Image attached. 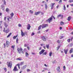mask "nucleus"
<instances>
[{
  "mask_svg": "<svg viewBox=\"0 0 73 73\" xmlns=\"http://www.w3.org/2000/svg\"><path fill=\"white\" fill-rule=\"evenodd\" d=\"M7 65L8 67H9L10 68H12V62L10 61V62H7Z\"/></svg>",
  "mask_w": 73,
  "mask_h": 73,
  "instance_id": "nucleus-1",
  "label": "nucleus"
},
{
  "mask_svg": "<svg viewBox=\"0 0 73 73\" xmlns=\"http://www.w3.org/2000/svg\"><path fill=\"white\" fill-rule=\"evenodd\" d=\"M41 26L42 29L45 28H46V27H48V24H43L42 25H41Z\"/></svg>",
  "mask_w": 73,
  "mask_h": 73,
  "instance_id": "nucleus-2",
  "label": "nucleus"
},
{
  "mask_svg": "<svg viewBox=\"0 0 73 73\" xmlns=\"http://www.w3.org/2000/svg\"><path fill=\"white\" fill-rule=\"evenodd\" d=\"M21 35H22V37H23V36H25V34L27 33V32L25 33H23L22 30H21Z\"/></svg>",
  "mask_w": 73,
  "mask_h": 73,
  "instance_id": "nucleus-3",
  "label": "nucleus"
},
{
  "mask_svg": "<svg viewBox=\"0 0 73 73\" xmlns=\"http://www.w3.org/2000/svg\"><path fill=\"white\" fill-rule=\"evenodd\" d=\"M52 19H53V18L51 17L49 19H48L47 21H48L49 23H50L52 21Z\"/></svg>",
  "mask_w": 73,
  "mask_h": 73,
  "instance_id": "nucleus-4",
  "label": "nucleus"
},
{
  "mask_svg": "<svg viewBox=\"0 0 73 73\" xmlns=\"http://www.w3.org/2000/svg\"><path fill=\"white\" fill-rule=\"evenodd\" d=\"M4 29L3 30V32H5V33H8L9 32V30H5V28L4 27Z\"/></svg>",
  "mask_w": 73,
  "mask_h": 73,
  "instance_id": "nucleus-5",
  "label": "nucleus"
},
{
  "mask_svg": "<svg viewBox=\"0 0 73 73\" xmlns=\"http://www.w3.org/2000/svg\"><path fill=\"white\" fill-rule=\"evenodd\" d=\"M55 4V3H51V5H50V7H51V9H53L54 8V5Z\"/></svg>",
  "mask_w": 73,
  "mask_h": 73,
  "instance_id": "nucleus-6",
  "label": "nucleus"
},
{
  "mask_svg": "<svg viewBox=\"0 0 73 73\" xmlns=\"http://www.w3.org/2000/svg\"><path fill=\"white\" fill-rule=\"evenodd\" d=\"M45 52V50L43 49L40 52H39V54L40 55L43 53Z\"/></svg>",
  "mask_w": 73,
  "mask_h": 73,
  "instance_id": "nucleus-7",
  "label": "nucleus"
},
{
  "mask_svg": "<svg viewBox=\"0 0 73 73\" xmlns=\"http://www.w3.org/2000/svg\"><path fill=\"white\" fill-rule=\"evenodd\" d=\"M6 43L7 47H8V46H9V44H10V43L9 41H8L6 40Z\"/></svg>",
  "mask_w": 73,
  "mask_h": 73,
  "instance_id": "nucleus-8",
  "label": "nucleus"
},
{
  "mask_svg": "<svg viewBox=\"0 0 73 73\" xmlns=\"http://www.w3.org/2000/svg\"><path fill=\"white\" fill-rule=\"evenodd\" d=\"M18 69H17V67L16 66H15L14 67V68L13 69V71L15 72H16V71H18Z\"/></svg>",
  "mask_w": 73,
  "mask_h": 73,
  "instance_id": "nucleus-9",
  "label": "nucleus"
},
{
  "mask_svg": "<svg viewBox=\"0 0 73 73\" xmlns=\"http://www.w3.org/2000/svg\"><path fill=\"white\" fill-rule=\"evenodd\" d=\"M42 38L43 41H46V37L44 36L42 37Z\"/></svg>",
  "mask_w": 73,
  "mask_h": 73,
  "instance_id": "nucleus-10",
  "label": "nucleus"
},
{
  "mask_svg": "<svg viewBox=\"0 0 73 73\" xmlns=\"http://www.w3.org/2000/svg\"><path fill=\"white\" fill-rule=\"evenodd\" d=\"M41 13V11H38V12H36L35 13V15H38V14H40V13Z\"/></svg>",
  "mask_w": 73,
  "mask_h": 73,
  "instance_id": "nucleus-11",
  "label": "nucleus"
},
{
  "mask_svg": "<svg viewBox=\"0 0 73 73\" xmlns=\"http://www.w3.org/2000/svg\"><path fill=\"white\" fill-rule=\"evenodd\" d=\"M57 70L59 72H61V71H60V66H58L57 68Z\"/></svg>",
  "mask_w": 73,
  "mask_h": 73,
  "instance_id": "nucleus-12",
  "label": "nucleus"
},
{
  "mask_svg": "<svg viewBox=\"0 0 73 73\" xmlns=\"http://www.w3.org/2000/svg\"><path fill=\"white\" fill-rule=\"evenodd\" d=\"M73 48H72L70 50V51H69L70 53H72L73 52Z\"/></svg>",
  "mask_w": 73,
  "mask_h": 73,
  "instance_id": "nucleus-13",
  "label": "nucleus"
},
{
  "mask_svg": "<svg viewBox=\"0 0 73 73\" xmlns=\"http://www.w3.org/2000/svg\"><path fill=\"white\" fill-rule=\"evenodd\" d=\"M24 62H21L20 63H19V64L20 66L21 65V66L23 65V64H24Z\"/></svg>",
  "mask_w": 73,
  "mask_h": 73,
  "instance_id": "nucleus-14",
  "label": "nucleus"
},
{
  "mask_svg": "<svg viewBox=\"0 0 73 73\" xmlns=\"http://www.w3.org/2000/svg\"><path fill=\"white\" fill-rule=\"evenodd\" d=\"M28 26L27 27V29L28 30H29L30 29V28H31V26L30 24H29L28 25Z\"/></svg>",
  "mask_w": 73,
  "mask_h": 73,
  "instance_id": "nucleus-15",
  "label": "nucleus"
},
{
  "mask_svg": "<svg viewBox=\"0 0 73 73\" xmlns=\"http://www.w3.org/2000/svg\"><path fill=\"white\" fill-rule=\"evenodd\" d=\"M63 15H61V14H59L58 16H57V18H58L59 17H63Z\"/></svg>",
  "mask_w": 73,
  "mask_h": 73,
  "instance_id": "nucleus-16",
  "label": "nucleus"
},
{
  "mask_svg": "<svg viewBox=\"0 0 73 73\" xmlns=\"http://www.w3.org/2000/svg\"><path fill=\"white\" fill-rule=\"evenodd\" d=\"M64 52L66 54H67V53H68V49H66V50L64 49Z\"/></svg>",
  "mask_w": 73,
  "mask_h": 73,
  "instance_id": "nucleus-17",
  "label": "nucleus"
},
{
  "mask_svg": "<svg viewBox=\"0 0 73 73\" xmlns=\"http://www.w3.org/2000/svg\"><path fill=\"white\" fill-rule=\"evenodd\" d=\"M10 15L11 17V18H12V17H13V16L14 15V14H13V13H12L10 14Z\"/></svg>",
  "mask_w": 73,
  "mask_h": 73,
  "instance_id": "nucleus-18",
  "label": "nucleus"
},
{
  "mask_svg": "<svg viewBox=\"0 0 73 73\" xmlns=\"http://www.w3.org/2000/svg\"><path fill=\"white\" fill-rule=\"evenodd\" d=\"M4 26L5 28H7V27H8V25H7V23H5Z\"/></svg>",
  "mask_w": 73,
  "mask_h": 73,
  "instance_id": "nucleus-19",
  "label": "nucleus"
},
{
  "mask_svg": "<svg viewBox=\"0 0 73 73\" xmlns=\"http://www.w3.org/2000/svg\"><path fill=\"white\" fill-rule=\"evenodd\" d=\"M52 51H51L50 52L49 54V56L50 57H51L52 56Z\"/></svg>",
  "mask_w": 73,
  "mask_h": 73,
  "instance_id": "nucleus-20",
  "label": "nucleus"
},
{
  "mask_svg": "<svg viewBox=\"0 0 73 73\" xmlns=\"http://www.w3.org/2000/svg\"><path fill=\"white\" fill-rule=\"evenodd\" d=\"M71 19V17H68L67 20L68 21H70V19Z\"/></svg>",
  "mask_w": 73,
  "mask_h": 73,
  "instance_id": "nucleus-21",
  "label": "nucleus"
},
{
  "mask_svg": "<svg viewBox=\"0 0 73 73\" xmlns=\"http://www.w3.org/2000/svg\"><path fill=\"white\" fill-rule=\"evenodd\" d=\"M12 34V33H10L7 36V38H8L9 37H10L11 35Z\"/></svg>",
  "mask_w": 73,
  "mask_h": 73,
  "instance_id": "nucleus-22",
  "label": "nucleus"
},
{
  "mask_svg": "<svg viewBox=\"0 0 73 73\" xmlns=\"http://www.w3.org/2000/svg\"><path fill=\"white\" fill-rule=\"evenodd\" d=\"M17 60H19L20 61H21V60H22V59L21 58H18L17 59Z\"/></svg>",
  "mask_w": 73,
  "mask_h": 73,
  "instance_id": "nucleus-23",
  "label": "nucleus"
},
{
  "mask_svg": "<svg viewBox=\"0 0 73 73\" xmlns=\"http://www.w3.org/2000/svg\"><path fill=\"white\" fill-rule=\"evenodd\" d=\"M25 55H26V57H27V56H29V54H28V52H26L25 53Z\"/></svg>",
  "mask_w": 73,
  "mask_h": 73,
  "instance_id": "nucleus-24",
  "label": "nucleus"
},
{
  "mask_svg": "<svg viewBox=\"0 0 73 73\" xmlns=\"http://www.w3.org/2000/svg\"><path fill=\"white\" fill-rule=\"evenodd\" d=\"M46 47L47 49H49V44L46 45Z\"/></svg>",
  "mask_w": 73,
  "mask_h": 73,
  "instance_id": "nucleus-25",
  "label": "nucleus"
},
{
  "mask_svg": "<svg viewBox=\"0 0 73 73\" xmlns=\"http://www.w3.org/2000/svg\"><path fill=\"white\" fill-rule=\"evenodd\" d=\"M17 50L19 52V53L20 54V53H21V52L20 51V49L19 48H17Z\"/></svg>",
  "mask_w": 73,
  "mask_h": 73,
  "instance_id": "nucleus-26",
  "label": "nucleus"
},
{
  "mask_svg": "<svg viewBox=\"0 0 73 73\" xmlns=\"http://www.w3.org/2000/svg\"><path fill=\"white\" fill-rule=\"evenodd\" d=\"M17 35H16V36H14L13 37V38L15 39H16V37H17Z\"/></svg>",
  "mask_w": 73,
  "mask_h": 73,
  "instance_id": "nucleus-27",
  "label": "nucleus"
},
{
  "mask_svg": "<svg viewBox=\"0 0 73 73\" xmlns=\"http://www.w3.org/2000/svg\"><path fill=\"white\" fill-rule=\"evenodd\" d=\"M45 8L46 9H47V8H48V6H47V5L46 4H45Z\"/></svg>",
  "mask_w": 73,
  "mask_h": 73,
  "instance_id": "nucleus-28",
  "label": "nucleus"
},
{
  "mask_svg": "<svg viewBox=\"0 0 73 73\" xmlns=\"http://www.w3.org/2000/svg\"><path fill=\"white\" fill-rule=\"evenodd\" d=\"M1 8L2 9H3V11H4V7L3 5H2L1 6Z\"/></svg>",
  "mask_w": 73,
  "mask_h": 73,
  "instance_id": "nucleus-29",
  "label": "nucleus"
},
{
  "mask_svg": "<svg viewBox=\"0 0 73 73\" xmlns=\"http://www.w3.org/2000/svg\"><path fill=\"white\" fill-rule=\"evenodd\" d=\"M41 25H40L39 27H38V30H40V29H41Z\"/></svg>",
  "mask_w": 73,
  "mask_h": 73,
  "instance_id": "nucleus-30",
  "label": "nucleus"
},
{
  "mask_svg": "<svg viewBox=\"0 0 73 73\" xmlns=\"http://www.w3.org/2000/svg\"><path fill=\"white\" fill-rule=\"evenodd\" d=\"M65 6V5H64V11H65V10H66V7Z\"/></svg>",
  "mask_w": 73,
  "mask_h": 73,
  "instance_id": "nucleus-31",
  "label": "nucleus"
},
{
  "mask_svg": "<svg viewBox=\"0 0 73 73\" xmlns=\"http://www.w3.org/2000/svg\"><path fill=\"white\" fill-rule=\"evenodd\" d=\"M18 41H19V38H17L16 39V42H17V44Z\"/></svg>",
  "mask_w": 73,
  "mask_h": 73,
  "instance_id": "nucleus-32",
  "label": "nucleus"
},
{
  "mask_svg": "<svg viewBox=\"0 0 73 73\" xmlns=\"http://www.w3.org/2000/svg\"><path fill=\"white\" fill-rule=\"evenodd\" d=\"M46 54H47V52H45L43 53V54H44V55H46Z\"/></svg>",
  "mask_w": 73,
  "mask_h": 73,
  "instance_id": "nucleus-33",
  "label": "nucleus"
},
{
  "mask_svg": "<svg viewBox=\"0 0 73 73\" xmlns=\"http://www.w3.org/2000/svg\"><path fill=\"white\" fill-rule=\"evenodd\" d=\"M69 3H72V2H73V0H70L68 1Z\"/></svg>",
  "mask_w": 73,
  "mask_h": 73,
  "instance_id": "nucleus-34",
  "label": "nucleus"
},
{
  "mask_svg": "<svg viewBox=\"0 0 73 73\" xmlns=\"http://www.w3.org/2000/svg\"><path fill=\"white\" fill-rule=\"evenodd\" d=\"M27 67V65H25L23 67V69H24L25 68H26Z\"/></svg>",
  "mask_w": 73,
  "mask_h": 73,
  "instance_id": "nucleus-35",
  "label": "nucleus"
},
{
  "mask_svg": "<svg viewBox=\"0 0 73 73\" xmlns=\"http://www.w3.org/2000/svg\"><path fill=\"white\" fill-rule=\"evenodd\" d=\"M3 4H5V5H6V2H5V0H4L3 1Z\"/></svg>",
  "mask_w": 73,
  "mask_h": 73,
  "instance_id": "nucleus-36",
  "label": "nucleus"
},
{
  "mask_svg": "<svg viewBox=\"0 0 73 73\" xmlns=\"http://www.w3.org/2000/svg\"><path fill=\"white\" fill-rule=\"evenodd\" d=\"M4 70H5V72H7V68H4Z\"/></svg>",
  "mask_w": 73,
  "mask_h": 73,
  "instance_id": "nucleus-37",
  "label": "nucleus"
},
{
  "mask_svg": "<svg viewBox=\"0 0 73 73\" xmlns=\"http://www.w3.org/2000/svg\"><path fill=\"white\" fill-rule=\"evenodd\" d=\"M63 38H64L63 36H61L60 37V39Z\"/></svg>",
  "mask_w": 73,
  "mask_h": 73,
  "instance_id": "nucleus-38",
  "label": "nucleus"
},
{
  "mask_svg": "<svg viewBox=\"0 0 73 73\" xmlns=\"http://www.w3.org/2000/svg\"><path fill=\"white\" fill-rule=\"evenodd\" d=\"M60 47V46H59L57 48V50H58L59 49V48Z\"/></svg>",
  "mask_w": 73,
  "mask_h": 73,
  "instance_id": "nucleus-39",
  "label": "nucleus"
},
{
  "mask_svg": "<svg viewBox=\"0 0 73 73\" xmlns=\"http://www.w3.org/2000/svg\"><path fill=\"white\" fill-rule=\"evenodd\" d=\"M51 18H53L54 19H55V17H54V16L53 15H52L51 16Z\"/></svg>",
  "mask_w": 73,
  "mask_h": 73,
  "instance_id": "nucleus-40",
  "label": "nucleus"
},
{
  "mask_svg": "<svg viewBox=\"0 0 73 73\" xmlns=\"http://www.w3.org/2000/svg\"><path fill=\"white\" fill-rule=\"evenodd\" d=\"M66 69V68H65V66H63V70H65Z\"/></svg>",
  "mask_w": 73,
  "mask_h": 73,
  "instance_id": "nucleus-41",
  "label": "nucleus"
},
{
  "mask_svg": "<svg viewBox=\"0 0 73 73\" xmlns=\"http://www.w3.org/2000/svg\"><path fill=\"white\" fill-rule=\"evenodd\" d=\"M30 12L32 14L33 13V11H32V10H30Z\"/></svg>",
  "mask_w": 73,
  "mask_h": 73,
  "instance_id": "nucleus-42",
  "label": "nucleus"
},
{
  "mask_svg": "<svg viewBox=\"0 0 73 73\" xmlns=\"http://www.w3.org/2000/svg\"><path fill=\"white\" fill-rule=\"evenodd\" d=\"M61 25H63L64 24V22H60Z\"/></svg>",
  "mask_w": 73,
  "mask_h": 73,
  "instance_id": "nucleus-43",
  "label": "nucleus"
},
{
  "mask_svg": "<svg viewBox=\"0 0 73 73\" xmlns=\"http://www.w3.org/2000/svg\"><path fill=\"white\" fill-rule=\"evenodd\" d=\"M6 12H8V11H9V9L8 8H6Z\"/></svg>",
  "mask_w": 73,
  "mask_h": 73,
  "instance_id": "nucleus-44",
  "label": "nucleus"
},
{
  "mask_svg": "<svg viewBox=\"0 0 73 73\" xmlns=\"http://www.w3.org/2000/svg\"><path fill=\"white\" fill-rule=\"evenodd\" d=\"M70 39H69L67 40V41L68 42H70Z\"/></svg>",
  "mask_w": 73,
  "mask_h": 73,
  "instance_id": "nucleus-45",
  "label": "nucleus"
},
{
  "mask_svg": "<svg viewBox=\"0 0 73 73\" xmlns=\"http://www.w3.org/2000/svg\"><path fill=\"white\" fill-rule=\"evenodd\" d=\"M60 41H61L60 40H58L57 42L58 43V44H60Z\"/></svg>",
  "mask_w": 73,
  "mask_h": 73,
  "instance_id": "nucleus-46",
  "label": "nucleus"
},
{
  "mask_svg": "<svg viewBox=\"0 0 73 73\" xmlns=\"http://www.w3.org/2000/svg\"><path fill=\"white\" fill-rule=\"evenodd\" d=\"M43 69L47 70H48V68H44Z\"/></svg>",
  "mask_w": 73,
  "mask_h": 73,
  "instance_id": "nucleus-47",
  "label": "nucleus"
},
{
  "mask_svg": "<svg viewBox=\"0 0 73 73\" xmlns=\"http://www.w3.org/2000/svg\"><path fill=\"white\" fill-rule=\"evenodd\" d=\"M8 17L9 19H12V18L11 17H9V16H8Z\"/></svg>",
  "mask_w": 73,
  "mask_h": 73,
  "instance_id": "nucleus-48",
  "label": "nucleus"
},
{
  "mask_svg": "<svg viewBox=\"0 0 73 73\" xmlns=\"http://www.w3.org/2000/svg\"><path fill=\"white\" fill-rule=\"evenodd\" d=\"M30 71H31V70H29V69H27V72H30Z\"/></svg>",
  "mask_w": 73,
  "mask_h": 73,
  "instance_id": "nucleus-49",
  "label": "nucleus"
},
{
  "mask_svg": "<svg viewBox=\"0 0 73 73\" xmlns=\"http://www.w3.org/2000/svg\"><path fill=\"white\" fill-rule=\"evenodd\" d=\"M3 45L4 46V48H5V45H6L5 43L3 44Z\"/></svg>",
  "mask_w": 73,
  "mask_h": 73,
  "instance_id": "nucleus-50",
  "label": "nucleus"
},
{
  "mask_svg": "<svg viewBox=\"0 0 73 73\" xmlns=\"http://www.w3.org/2000/svg\"><path fill=\"white\" fill-rule=\"evenodd\" d=\"M33 35H35V33H33L31 34V36H33Z\"/></svg>",
  "mask_w": 73,
  "mask_h": 73,
  "instance_id": "nucleus-51",
  "label": "nucleus"
},
{
  "mask_svg": "<svg viewBox=\"0 0 73 73\" xmlns=\"http://www.w3.org/2000/svg\"><path fill=\"white\" fill-rule=\"evenodd\" d=\"M18 26L19 27H21V24H19L18 25Z\"/></svg>",
  "mask_w": 73,
  "mask_h": 73,
  "instance_id": "nucleus-52",
  "label": "nucleus"
},
{
  "mask_svg": "<svg viewBox=\"0 0 73 73\" xmlns=\"http://www.w3.org/2000/svg\"><path fill=\"white\" fill-rule=\"evenodd\" d=\"M18 68H19V69H20V65H19L18 64Z\"/></svg>",
  "mask_w": 73,
  "mask_h": 73,
  "instance_id": "nucleus-53",
  "label": "nucleus"
},
{
  "mask_svg": "<svg viewBox=\"0 0 73 73\" xmlns=\"http://www.w3.org/2000/svg\"><path fill=\"white\" fill-rule=\"evenodd\" d=\"M6 20H7V17H5L4 18V20H5V21Z\"/></svg>",
  "mask_w": 73,
  "mask_h": 73,
  "instance_id": "nucleus-54",
  "label": "nucleus"
},
{
  "mask_svg": "<svg viewBox=\"0 0 73 73\" xmlns=\"http://www.w3.org/2000/svg\"><path fill=\"white\" fill-rule=\"evenodd\" d=\"M23 50V49H22V48H20V49H19V50H21V51H22V50Z\"/></svg>",
  "mask_w": 73,
  "mask_h": 73,
  "instance_id": "nucleus-55",
  "label": "nucleus"
},
{
  "mask_svg": "<svg viewBox=\"0 0 73 73\" xmlns=\"http://www.w3.org/2000/svg\"><path fill=\"white\" fill-rule=\"evenodd\" d=\"M11 48H12L13 49H14V46H11Z\"/></svg>",
  "mask_w": 73,
  "mask_h": 73,
  "instance_id": "nucleus-56",
  "label": "nucleus"
},
{
  "mask_svg": "<svg viewBox=\"0 0 73 73\" xmlns=\"http://www.w3.org/2000/svg\"><path fill=\"white\" fill-rule=\"evenodd\" d=\"M70 6H71V7H73V3L72 4H70Z\"/></svg>",
  "mask_w": 73,
  "mask_h": 73,
  "instance_id": "nucleus-57",
  "label": "nucleus"
},
{
  "mask_svg": "<svg viewBox=\"0 0 73 73\" xmlns=\"http://www.w3.org/2000/svg\"><path fill=\"white\" fill-rule=\"evenodd\" d=\"M27 48L28 50H29L30 48H29V46H27Z\"/></svg>",
  "mask_w": 73,
  "mask_h": 73,
  "instance_id": "nucleus-58",
  "label": "nucleus"
},
{
  "mask_svg": "<svg viewBox=\"0 0 73 73\" xmlns=\"http://www.w3.org/2000/svg\"><path fill=\"white\" fill-rule=\"evenodd\" d=\"M49 31V29H47L45 31L46 32H48V31Z\"/></svg>",
  "mask_w": 73,
  "mask_h": 73,
  "instance_id": "nucleus-59",
  "label": "nucleus"
},
{
  "mask_svg": "<svg viewBox=\"0 0 73 73\" xmlns=\"http://www.w3.org/2000/svg\"><path fill=\"white\" fill-rule=\"evenodd\" d=\"M73 36L71 38V41H72V40H73Z\"/></svg>",
  "mask_w": 73,
  "mask_h": 73,
  "instance_id": "nucleus-60",
  "label": "nucleus"
},
{
  "mask_svg": "<svg viewBox=\"0 0 73 73\" xmlns=\"http://www.w3.org/2000/svg\"><path fill=\"white\" fill-rule=\"evenodd\" d=\"M44 65L45 66H46V67H48V65H46V64H44Z\"/></svg>",
  "mask_w": 73,
  "mask_h": 73,
  "instance_id": "nucleus-61",
  "label": "nucleus"
},
{
  "mask_svg": "<svg viewBox=\"0 0 73 73\" xmlns=\"http://www.w3.org/2000/svg\"><path fill=\"white\" fill-rule=\"evenodd\" d=\"M27 46V44H25V45H24L25 47Z\"/></svg>",
  "mask_w": 73,
  "mask_h": 73,
  "instance_id": "nucleus-62",
  "label": "nucleus"
},
{
  "mask_svg": "<svg viewBox=\"0 0 73 73\" xmlns=\"http://www.w3.org/2000/svg\"><path fill=\"white\" fill-rule=\"evenodd\" d=\"M40 32H41V31H39L38 32V33H40Z\"/></svg>",
  "mask_w": 73,
  "mask_h": 73,
  "instance_id": "nucleus-63",
  "label": "nucleus"
},
{
  "mask_svg": "<svg viewBox=\"0 0 73 73\" xmlns=\"http://www.w3.org/2000/svg\"><path fill=\"white\" fill-rule=\"evenodd\" d=\"M21 52L22 53H24V51H22Z\"/></svg>",
  "mask_w": 73,
  "mask_h": 73,
  "instance_id": "nucleus-64",
  "label": "nucleus"
}]
</instances>
